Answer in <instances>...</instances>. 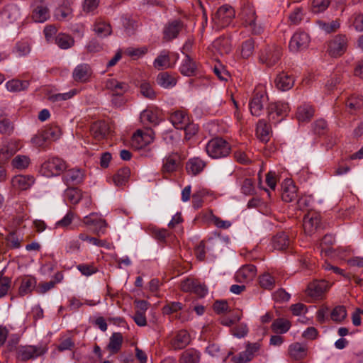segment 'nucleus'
<instances>
[{"label": "nucleus", "mask_w": 363, "mask_h": 363, "mask_svg": "<svg viewBox=\"0 0 363 363\" xmlns=\"http://www.w3.org/2000/svg\"><path fill=\"white\" fill-rule=\"evenodd\" d=\"M207 155L213 159L227 157L231 150L230 145L223 138L216 137L211 139L206 145Z\"/></svg>", "instance_id": "f257e3e1"}, {"label": "nucleus", "mask_w": 363, "mask_h": 363, "mask_svg": "<svg viewBox=\"0 0 363 363\" xmlns=\"http://www.w3.org/2000/svg\"><path fill=\"white\" fill-rule=\"evenodd\" d=\"M282 49L276 45H267L262 49L259 54V61L267 67L274 66L280 60Z\"/></svg>", "instance_id": "f03ea898"}, {"label": "nucleus", "mask_w": 363, "mask_h": 363, "mask_svg": "<svg viewBox=\"0 0 363 363\" xmlns=\"http://www.w3.org/2000/svg\"><path fill=\"white\" fill-rule=\"evenodd\" d=\"M269 121L277 124L284 120L290 111V107L286 102L270 103L267 107Z\"/></svg>", "instance_id": "7ed1b4c3"}, {"label": "nucleus", "mask_w": 363, "mask_h": 363, "mask_svg": "<svg viewBox=\"0 0 363 363\" xmlns=\"http://www.w3.org/2000/svg\"><path fill=\"white\" fill-rule=\"evenodd\" d=\"M347 48L348 38L344 34H338L328 41L327 52L333 57H339L346 52Z\"/></svg>", "instance_id": "20e7f679"}, {"label": "nucleus", "mask_w": 363, "mask_h": 363, "mask_svg": "<svg viewBox=\"0 0 363 363\" xmlns=\"http://www.w3.org/2000/svg\"><path fill=\"white\" fill-rule=\"evenodd\" d=\"M66 169V162L57 157L48 159L41 166V171L46 177L58 176L64 172Z\"/></svg>", "instance_id": "39448f33"}, {"label": "nucleus", "mask_w": 363, "mask_h": 363, "mask_svg": "<svg viewBox=\"0 0 363 363\" xmlns=\"http://www.w3.org/2000/svg\"><path fill=\"white\" fill-rule=\"evenodd\" d=\"M234 16L235 11L233 7L224 5L218 9L213 17V21L218 27L224 28L230 23Z\"/></svg>", "instance_id": "423d86ee"}, {"label": "nucleus", "mask_w": 363, "mask_h": 363, "mask_svg": "<svg viewBox=\"0 0 363 363\" xmlns=\"http://www.w3.org/2000/svg\"><path fill=\"white\" fill-rule=\"evenodd\" d=\"M22 145L18 140H6L0 147V162H6L14 154L21 150Z\"/></svg>", "instance_id": "0eeeda50"}, {"label": "nucleus", "mask_w": 363, "mask_h": 363, "mask_svg": "<svg viewBox=\"0 0 363 363\" xmlns=\"http://www.w3.org/2000/svg\"><path fill=\"white\" fill-rule=\"evenodd\" d=\"M48 348L45 346H23L18 348L17 358L21 361H28L46 353Z\"/></svg>", "instance_id": "6e6552de"}, {"label": "nucleus", "mask_w": 363, "mask_h": 363, "mask_svg": "<svg viewBox=\"0 0 363 363\" xmlns=\"http://www.w3.org/2000/svg\"><path fill=\"white\" fill-rule=\"evenodd\" d=\"M32 7L31 18L33 21L35 23H44L49 19L50 16V9L45 0H35Z\"/></svg>", "instance_id": "1a4fd4ad"}, {"label": "nucleus", "mask_w": 363, "mask_h": 363, "mask_svg": "<svg viewBox=\"0 0 363 363\" xmlns=\"http://www.w3.org/2000/svg\"><path fill=\"white\" fill-rule=\"evenodd\" d=\"M267 100L268 96L264 90H255L249 104L252 115L259 116Z\"/></svg>", "instance_id": "9d476101"}, {"label": "nucleus", "mask_w": 363, "mask_h": 363, "mask_svg": "<svg viewBox=\"0 0 363 363\" xmlns=\"http://www.w3.org/2000/svg\"><path fill=\"white\" fill-rule=\"evenodd\" d=\"M260 347L261 344L259 342H247L245 350L233 356L231 360L233 363H248L254 358L255 354L259 352Z\"/></svg>", "instance_id": "9b49d317"}, {"label": "nucleus", "mask_w": 363, "mask_h": 363, "mask_svg": "<svg viewBox=\"0 0 363 363\" xmlns=\"http://www.w3.org/2000/svg\"><path fill=\"white\" fill-rule=\"evenodd\" d=\"M310 43V37L306 32L297 31L291 38L289 42V50L296 52L306 49Z\"/></svg>", "instance_id": "f8f14e48"}, {"label": "nucleus", "mask_w": 363, "mask_h": 363, "mask_svg": "<svg viewBox=\"0 0 363 363\" xmlns=\"http://www.w3.org/2000/svg\"><path fill=\"white\" fill-rule=\"evenodd\" d=\"M320 227V216L315 212H308L303 219V228L306 234L311 235Z\"/></svg>", "instance_id": "ddd939ff"}, {"label": "nucleus", "mask_w": 363, "mask_h": 363, "mask_svg": "<svg viewBox=\"0 0 363 363\" xmlns=\"http://www.w3.org/2000/svg\"><path fill=\"white\" fill-rule=\"evenodd\" d=\"M183 27L184 23L180 19L169 21L163 29V39L165 41H170L177 38Z\"/></svg>", "instance_id": "4468645a"}, {"label": "nucleus", "mask_w": 363, "mask_h": 363, "mask_svg": "<svg viewBox=\"0 0 363 363\" xmlns=\"http://www.w3.org/2000/svg\"><path fill=\"white\" fill-rule=\"evenodd\" d=\"M105 88L112 96H123L129 90V85L126 82H120L116 79L110 78L105 81Z\"/></svg>", "instance_id": "2eb2a0df"}, {"label": "nucleus", "mask_w": 363, "mask_h": 363, "mask_svg": "<svg viewBox=\"0 0 363 363\" xmlns=\"http://www.w3.org/2000/svg\"><path fill=\"white\" fill-rule=\"evenodd\" d=\"M92 75V69L89 65L83 63L78 65L73 70V79L79 83L89 82Z\"/></svg>", "instance_id": "dca6fc26"}, {"label": "nucleus", "mask_w": 363, "mask_h": 363, "mask_svg": "<svg viewBox=\"0 0 363 363\" xmlns=\"http://www.w3.org/2000/svg\"><path fill=\"white\" fill-rule=\"evenodd\" d=\"M84 172L79 169H70L65 170L62 175V180L67 186L78 185L84 180Z\"/></svg>", "instance_id": "f3484780"}, {"label": "nucleus", "mask_w": 363, "mask_h": 363, "mask_svg": "<svg viewBox=\"0 0 363 363\" xmlns=\"http://www.w3.org/2000/svg\"><path fill=\"white\" fill-rule=\"evenodd\" d=\"M328 284L325 280L314 281L308 285L306 294L315 299L323 296L327 289Z\"/></svg>", "instance_id": "a211bd4d"}, {"label": "nucleus", "mask_w": 363, "mask_h": 363, "mask_svg": "<svg viewBox=\"0 0 363 363\" xmlns=\"http://www.w3.org/2000/svg\"><path fill=\"white\" fill-rule=\"evenodd\" d=\"M153 135L152 129L138 130L133 135V141L138 143V148H142L153 141Z\"/></svg>", "instance_id": "6ab92c4d"}, {"label": "nucleus", "mask_w": 363, "mask_h": 363, "mask_svg": "<svg viewBox=\"0 0 363 363\" xmlns=\"http://www.w3.org/2000/svg\"><path fill=\"white\" fill-rule=\"evenodd\" d=\"M108 125L104 121L93 123L90 127L91 135L96 140H101L108 133Z\"/></svg>", "instance_id": "aec40b11"}, {"label": "nucleus", "mask_w": 363, "mask_h": 363, "mask_svg": "<svg viewBox=\"0 0 363 363\" xmlns=\"http://www.w3.org/2000/svg\"><path fill=\"white\" fill-rule=\"evenodd\" d=\"M274 83L278 89L288 91L294 86V78L292 75L282 72L277 76Z\"/></svg>", "instance_id": "412c9836"}, {"label": "nucleus", "mask_w": 363, "mask_h": 363, "mask_svg": "<svg viewBox=\"0 0 363 363\" xmlns=\"http://www.w3.org/2000/svg\"><path fill=\"white\" fill-rule=\"evenodd\" d=\"M297 197V189L291 180H285L282 184L281 199L284 201L289 203Z\"/></svg>", "instance_id": "4be33fe9"}, {"label": "nucleus", "mask_w": 363, "mask_h": 363, "mask_svg": "<svg viewBox=\"0 0 363 363\" xmlns=\"http://www.w3.org/2000/svg\"><path fill=\"white\" fill-rule=\"evenodd\" d=\"M257 274L256 267L253 264L243 265L237 272L236 279L239 281H248L252 280Z\"/></svg>", "instance_id": "5701e85b"}, {"label": "nucleus", "mask_w": 363, "mask_h": 363, "mask_svg": "<svg viewBox=\"0 0 363 363\" xmlns=\"http://www.w3.org/2000/svg\"><path fill=\"white\" fill-rule=\"evenodd\" d=\"M35 182V179L33 176L30 175H16L11 181L13 187L19 190H27Z\"/></svg>", "instance_id": "b1692460"}, {"label": "nucleus", "mask_w": 363, "mask_h": 363, "mask_svg": "<svg viewBox=\"0 0 363 363\" xmlns=\"http://www.w3.org/2000/svg\"><path fill=\"white\" fill-rule=\"evenodd\" d=\"M272 130L270 125L264 119L259 120L257 124L256 135L263 143L269 140Z\"/></svg>", "instance_id": "393cba45"}, {"label": "nucleus", "mask_w": 363, "mask_h": 363, "mask_svg": "<svg viewBox=\"0 0 363 363\" xmlns=\"http://www.w3.org/2000/svg\"><path fill=\"white\" fill-rule=\"evenodd\" d=\"M179 165V155L177 153H171L163 160L162 171L163 173H172L175 172Z\"/></svg>", "instance_id": "a878e982"}, {"label": "nucleus", "mask_w": 363, "mask_h": 363, "mask_svg": "<svg viewBox=\"0 0 363 363\" xmlns=\"http://www.w3.org/2000/svg\"><path fill=\"white\" fill-rule=\"evenodd\" d=\"M290 239L284 232L278 233L272 240V245L274 250H284L290 245Z\"/></svg>", "instance_id": "bb28decb"}, {"label": "nucleus", "mask_w": 363, "mask_h": 363, "mask_svg": "<svg viewBox=\"0 0 363 363\" xmlns=\"http://www.w3.org/2000/svg\"><path fill=\"white\" fill-rule=\"evenodd\" d=\"M170 121L177 129L182 130L189 121V116L183 111H176L170 116Z\"/></svg>", "instance_id": "cd10ccee"}, {"label": "nucleus", "mask_w": 363, "mask_h": 363, "mask_svg": "<svg viewBox=\"0 0 363 363\" xmlns=\"http://www.w3.org/2000/svg\"><path fill=\"white\" fill-rule=\"evenodd\" d=\"M200 352L194 348H189L181 354L179 363H200Z\"/></svg>", "instance_id": "c85d7f7f"}, {"label": "nucleus", "mask_w": 363, "mask_h": 363, "mask_svg": "<svg viewBox=\"0 0 363 363\" xmlns=\"http://www.w3.org/2000/svg\"><path fill=\"white\" fill-rule=\"evenodd\" d=\"M123 337L121 333H113L109 338L107 350L112 354H117L122 347Z\"/></svg>", "instance_id": "c756f323"}, {"label": "nucleus", "mask_w": 363, "mask_h": 363, "mask_svg": "<svg viewBox=\"0 0 363 363\" xmlns=\"http://www.w3.org/2000/svg\"><path fill=\"white\" fill-rule=\"evenodd\" d=\"M347 111L353 114L363 107V97L359 95H352L345 102Z\"/></svg>", "instance_id": "7c9ffc66"}, {"label": "nucleus", "mask_w": 363, "mask_h": 363, "mask_svg": "<svg viewBox=\"0 0 363 363\" xmlns=\"http://www.w3.org/2000/svg\"><path fill=\"white\" fill-rule=\"evenodd\" d=\"M190 343V335L186 330H180L178 332L172 341V347L174 350H182L186 347Z\"/></svg>", "instance_id": "2f4dec72"}, {"label": "nucleus", "mask_w": 363, "mask_h": 363, "mask_svg": "<svg viewBox=\"0 0 363 363\" xmlns=\"http://www.w3.org/2000/svg\"><path fill=\"white\" fill-rule=\"evenodd\" d=\"M313 107L308 104H304L298 107L296 118L298 121L304 122L310 121L314 115Z\"/></svg>", "instance_id": "473e14b6"}, {"label": "nucleus", "mask_w": 363, "mask_h": 363, "mask_svg": "<svg viewBox=\"0 0 363 363\" xmlns=\"http://www.w3.org/2000/svg\"><path fill=\"white\" fill-rule=\"evenodd\" d=\"M156 82L158 85L164 89L172 88L177 84L176 78L167 72L159 73Z\"/></svg>", "instance_id": "72a5a7b5"}, {"label": "nucleus", "mask_w": 363, "mask_h": 363, "mask_svg": "<svg viewBox=\"0 0 363 363\" xmlns=\"http://www.w3.org/2000/svg\"><path fill=\"white\" fill-rule=\"evenodd\" d=\"M291 327V322L283 318L275 319L272 325V330L277 334H284L287 333Z\"/></svg>", "instance_id": "f704fd0d"}, {"label": "nucleus", "mask_w": 363, "mask_h": 363, "mask_svg": "<svg viewBox=\"0 0 363 363\" xmlns=\"http://www.w3.org/2000/svg\"><path fill=\"white\" fill-rule=\"evenodd\" d=\"M205 166L206 163L204 161L200 158L195 157L187 162L186 169L189 174L196 175L202 172Z\"/></svg>", "instance_id": "c9c22d12"}, {"label": "nucleus", "mask_w": 363, "mask_h": 363, "mask_svg": "<svg viewBox=\"0 0 363 363\" xmlns=\"http://www.w3.org/2000/svg\"><path fill=\"white\" fill-rule=\"evenodd\" d=\"M153 66L158 70L170 67L171 65L169 52L166 50L162 51L154 60Z\"/></svg>", "instance_id": "e433bc0d"}, {"label": "nucleus", "mask_w": 363, "mask_h": 363, "mask_svg": "<svg viewBox=\"0 0 363 363\" xmlns=\"http://www.w3.org/2000/svg\"><path fill=\"white\" fill-rule=\"evenodd\" d=\"M130 174L128 167H123L117 171L113 177V181L117 186H122L126 184Z\"/></svg>", "instance_id": "4c0bfd02"}, {"label": "nucleus", "mask_w": 363, "mask_h": 363, "mask_svg": "<svg viewBox=\"0 0 363 363\" xmlns=\"http://www.w3.org/2000/svg\"><path fill=\"white\" fill-rule=\"evenodd\" d=\"M36 285V280L31 277H24L19 286L18 293L21 296H25L30 293Z\"/></svg>", "instance_id": "58836bf2"}, {"label": "nucleus", "mask_w": 363, "mask_h": 363, "mask_svg": "<svg viewBox=\"0 0 363 363\" xmlns=\"http://www.w3.org/2000/svg\"><path fill=\"white\" fill-rule=\"evenodd\" d=\"M29 81H21L19 79H11L6 82V87L11 92H19L26 90L29 86Z\"/></svg>", "instance_id": "ea45409f"}, {"label": "nucleus", "mask_w": 363, "mask_h": 363, "mask_svg": "<svg viewBox=\"0 0 363 363\" xmlns=\"http://www.w3.org/2000/svg\"><path fill=\"white\" fill-rule=\"evenodd\" d=\"M196 64L189 55H186L182 65L180 67V72L185 76H193L196 73Z\"/></svg>", "instance_id": "a19ab883"}, {"label": "nucleus", "mask_w": 363, "mask_h": 363, "mask_svg": "<svg viewBox=\"0 0 363 363\" xmlns=\"http://www.w3.org/2000/svg\"><path fill=\"white\" fill-rule=\"evenodd\" d=\"M289 353L295 359H301L306 355V349L299 342H295L289 346Z\"/></svg>", "instance_id": "79ce46f5"}, {"label": "nucleus", "mask_w": 363, "mask_h": 363, "mask_svg": "<svg viewBox=\"0 0 363 363\" xmlns=\"http://www.w3.org/2000/svg\"><path fill=\"white\" fill-rule=\"evenodd\" d=\"M94 30L99 36L106 37L111 33V27L109 23L99 20L94 25Z\"/></svg>", "instance_id": "37998d69"}, {"label": "nucleus", "mask_w": 363, "mask_h": 363, "mask_svg": "<svg viewBox=\"0 0 363 363\" xmlns=\"http://www.w3.org/2000/svg\"><path fill=\"white\" fill-rule=\"evenodd\" d=\"M55 43L61 49H68L74 45V40L69 35L60 33L55 38Z\"/></svg>", "instance_id": "c03bdc74"}, {"label": "nucleus", "mask_w": 363, "mask_h": 363, "mask_svg": "<svg viewBox=\"0 0 363 363\" xmlns=\"http://www.w3.org/2000/svg\"><path fill=\"white\" fill-rule=\"evenodd\" d=\"M65 199L72 204H77L82 199V193L79 189L68 186L65 191Z\"/></svg>", "instance_id": "a18cd8bd"}, {"label": "nucleus", "mask_w": 363, "mask_h": 363, "mask_svg": "<svg viewBox=\"0 0 363 363\" xmlns=\"http://www.w3.org/2000/svg\"><path fill=\"white\" fill-rule=\"evenodd\" d=\"M305 12L302 7H297L289 15V21L291 25L297 26L301 23L305 16Z\"/></svg>", "instance_id": "49530a36"}, {"label": "nucleus", "mask_w": 363, "mask_h": 363, "mask_svg": "<svg viewBox=\"0 0 363 363\" xmlns=\"http://www.w3.org/2000/svg\"><path fill=\"white\" fill-rule=\"evenodd\" d=\"M140 92L145 97L150 100L156 98L157 94L153 86L146 81L143 82L140 85Z\"/></svg>", "instance_id": "de8ad7c7"}, {"label": "nucleus", "mask_w": 363, "mask_h": 363, "mask_svg": "<svg viewBox=\"0 0 363 363\" xmlns=\"http://www.w3.org/2000/svg\"><path fill=\"white\" fill-rule=\"evenodd\" d=\"M30 164V159L28 156L18 155L11 161V164L14 168L24 169Z\"/></svg>", "instance_id": "09e8293b"}, {"label": "nucleus", "mask_w": 363, "mask_h": 363, "mask_svg": "<svg viewBox=\"0 0 363 363\" xmlns=\"http://www.w3.org/2000/svg\"><path fill=\"white\" fill-rule=\"evenodd\" d=\"M330 4V0H313L311 11L315 14L323 13L328 8Z\"/></svg>", "instance_id": "8fccbe9b"}, {"label": "nucleus", "mask_w": 363, "mask_h": 363, "mask_svg": "<svg viewBox=\"0 0 363 363\" xmlns=\"http://www.w3.org/2000/svg\"><path fill=\"white\" fill-rule=\"evenodd\" d=\"M257 16L254 11H251L249 13V16L246 20V23L250 26L252 33L255 35L260 34L263 29L262 27L259 25H257L256 23Z\"/></svg>", "instance_id": "3c124183"}, {"label": "nucleus", "mask_w": 363, "mask_h": 363, "mask_svg": "<svg viewBox=\"0 0 363 363\" xmlns=\"http://www.w3.org/2000/svg\"><path fill=\"white\" fill-rule=\"evenodd\" d=\"M347 316V311L345 306H337L335 307L331 313H330V318L331 319L337 323H340Z\"/></svg>", "instance_id": "603ef678"}, {"label": "nucleus", "mask_w": 363, "mask_h": 363, "mask_svg": "<svg viewBox=\"0 0 363 363\" xmlns=\"http://www.w3.org/2000/svg\"><path fill=\"white\" fill-rule=\"evenodd\" d=\"M255 49V41L252 38H249L244 41L241 48V55L243 58H249L253 53Z\"/></svg>", "instance_id": "864d4df0"}, {"label": "nucleus", "mask_w": 363, "mask_h": 363, "mask_svg": "<svg viewBox=\"0 0 363 363\" xmlns=\"http://www.w3.org/2000/svg\"><path fill=\"white\" fill-rule=\"evenodd\" d=\"M77 92L78 91L74 89L70 90L69 92L63 94H51L48 96V100L52 103L66 101L73 97L74 95L77 94Z\"/></svg>", "instance_id": "5fc2aeb1"}, {"label": "nucleus", "mask_w": 363, "mask_h": 363, "mask_svg": "<svg viewBox=\"0 0 363 363\" xmlns=\"http://www.w3.org/2000/svg\"><path fill=\"white\" fill-rule=\"evenodd\" d=\"M259 283L262 288L272 290L275 286L274 278L269 274H264L259 278Z\"/></svg>", "instance_id": "6e6d98bb"}, {"label": "nucleus", "mask_w": 363, "mask_h": 363, "mask_svg": "<svg viewBox=\"0 0 363 363\" xmlns=\"http://www.w3.org/2000/svg\"><path fill=\"white\" fill-rule=\"evenodd\" d=\"M140 119L143 123H148L153 125L158 124L157 115L150 110H145L140 113Z\"/></svg>", "instance_id": "4d7b16f0"}, {"label": "nucleus", "mask_w": 363, "mask_h": 363, "mask_svg": "<svg viewBox=\"0 0 363 363\" xmlns=\"http://www.w3.org/2000/svg\"><path fill=\"white\" fill-rule=\"evenodd\" d=\"M184 305L180 302H169L162 308V313L164 315H170L183 309Z\"/></svg>", "instance_id": "13d9d810"}, {"label": "nucleus", "mask_w": 363, "mask_h": 363, "mask_svg": "<svg viewBox=\"0 0 363 363\" xmlns=\"http://www.w3.org/2000/svg\"><path fill=\"white\" fill-rule=\"evenodd\" d=\"M32 143L37 147H44L47 143L49 142L48 138L43 130L35 135L31 140Z\"/></svg>", "instance_id": "bf43d9fd"}, {"label": "nucleus", "mask_w": 363, "mask_h": 363, "mask_svg": "<svg viewBox=\"0 0 363 363\" xmlns=\"http://www.w3.org/2000/svg\"><path fill=\"white\" fill-rule=\"evenodd\" d=\"M13 124L9 119H3L0 121L1 134L10 135L13 132Z\"/></svg>", "instance_id": "052dcab7"}, {"label": "nucleus", "mask_w": 363, "mask_h": 363, "mask_svg": "<svg viewBox=\"0 0 363 363\" xmlns=\"http://www.w3.org/2000/svg\"><path fill=\"white\" fill-rule=\"evenodd\" d=\"M185 125H186L182 128V130L185 131V138L189 140L197 133L199 127L197 124L190 122V120L188 124Z\"/></svg>", "instance_id": "680f3d73"}, {"label": "nucleus", "mask_w": 363, "mask_h": 363, "mask_svg": "<svg viewBox=\"0 0 363 363\" xmlns=\"http://www.w3.org/2000/svg\"><path fill=\"white\" fill-rule=\"evenodd\" d=\"M216 46L222 53H228L231 50L230 42L228 38H219L215 42Z\"/></svg>", "instance_id": "e2e57ef3"}, {"label": "nucleus", "mask_w": 363, "mask_h": 363, "mask_svg": "<svg viewBox=\"0 0 363 363\" xmlns=\"http://www.w3.org/2000/svg\"><path fill=\"white\" fill-rule=\"evenodd\" d=\"M72 14V10L67 6H60L55 10V16L57 19L62 21L69 17Z\"/></svg>", "instance_id": "0e129e2a"}, {"label": "nucleus", "mask_w": 363, "mask_h": 363, "mask_svg": "<svg viewBox=\"0 0 363 363\" xmlns=\"http://www.w3.org/2000/svg\"><path fill=\"white\" fill-rule=\"evenodd\" d=\"M75 217V214L72 211H69L67 214L60 220L56 223L57 227L66 228L69 226L73 219Z\"/></svg>", "instance_id": "69168bd1"}, {"label": "nucleus", "mask_w": 363, "mask_h": 363, "mask_svg": "<svg viewBox=\"0 0 363 363\" xmlns=\"http://www.w3.org/2000/svg\"><path fill=\"white\" fill-rule=\"evenodd\" d=\"M78 270L84 276H90L97 272V268L91 264H80L77 265Z\"/></svg>", "instance_id": "338daca9"}, {"label": "nucleus", "mask_w": 363, "mask_h": 363, "mask_svg": "<svg viewBox=\"0 0 363 363\" xmlns=\"http://www.w3.org/2000/svg\"><path fill=\"white\" fill-rule=\"evenodd\" d=\"M351 20L352 21V26L357 31H363V14H354Z\"/></svg>", "instance_id": "774afa93"}]
</instances>
